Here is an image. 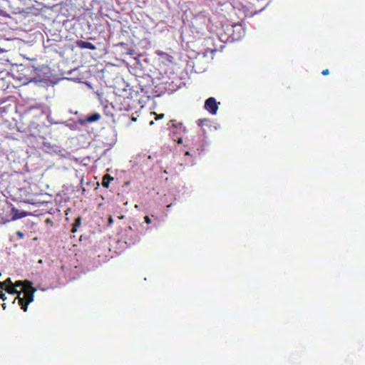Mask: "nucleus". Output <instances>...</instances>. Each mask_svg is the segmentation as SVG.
I'll use <instances>...</instances> for the list:
<instances>
[{
	"mask_svg": "<svg viewBox=\"0 0 365 365\" xmlns=\"http://www.w3.org/2000/svg\"><path fill=\"white\" fill-rule=\"evenodd\" d=\"M108 99L104 98V101H108V105L115 108L120 111H129L136 108L138 105V93H125L124 94H118L112 93V95L108 96Z\"/></svg>",
	"mask_w": 365,
	"mask_h": 365,
	"instance_id": "obj_1",
	"label": "nucleus"
},
{
	"mask_svg": "<svg viewBox=\"0 0 365 365\" xmlns=\"http://www.w3.org/2000/svg\"><path fill=\"white\" fill-rule=\"evenodd\" d=\"M15 287H22L23 297H16L19 300V304L21 306V309L23 311H27V306L33 302L34 293L36 292V289L34 288L31 285V282L29 280L24 281H16L13 284Z\"/></svg>",
	"mask_w": 365,
	"mask_h": 365,
	"instance_id": "obj_2",
	"label": "nucleus"
},
{
	"mask_svg": "<svg viewBox=\"0 0 365 365\" xmlns=\"http://www.w3.org/2000/svg\"><path fill=\"white\" fill-rule=\"evenodd\" d=\"M186 68L197 73L205 71L207 68L206 53H198L194 58H190L187 63Z\"/></svg>",
	"mask_w": 365,
	"mask_h": 365,
	"instance_id": "obj_3",
	"label": "nucleus"
},
{
	"mask_svg": "<svg viewBox=\"0 0 365 365\" xmlns=\"http://www.w3.org/2000/svg\"><path fill=\"white\" fill-rule=\"evenodd\" d=\"M189 150L185 152V155H200L203 150L205 147L204 139L200 135L192 136V140L187 145H186Z\"/></svg>",
	"mask_w": 365,
	"mask_h": 365,
	"instance_id": "obj_4",
	"label": "nucleus"
},
{
	"mask_svg": "<svg viewBox=\"0 0 365 365\" xmlns=\"http://www.w3.org/2000/svg\"><path fill=\"white\" fill-rule=\"evenodd\" d=\"M97 96H98V99H100L101 103L103 105V112H104L105 115L113 118V110L115 109V108L108 104V100H105L103 101V95L105 93H96Z\"/></svg>",
	"mask_w": 365,
	"mask_h": 365,
	"instance_id": "obj_5",
	"label": "nucleus"
},
{
	"mask_svg": "<svg viewBox=\"0 0 365 365\" xmlns=\"http://www.w3.org/2000/svg\"><path fill=\"white\" fill-rule=\"evenodd\" d=\"M217 103L214 98H208L205 101V109L211 114H215L217 112Z\"/></svg>",
	"mask_w": 365,
	"mask_h": 365,
	"instance_id": "obj_6",
	"label": "nucleus"
},
{
	"mask_svg": "<svg viewBox=\"0 0 365 365\" xmlns=\"http://www.w3.org/2000/svg\"><path fill=\"white\" fill-rule=\"evenodd\" d=\"M30 82H34L36 84L38 85V86L41 88H46L47 86H50L51 82V81L48 80V79H38L37 78H32Z\"/></svg>",
	"mask_w": 365,
	"mask_h": 365,
	"instance_id": "obj_7",
	"label": "nucleus"
},
{
	"mask_svg": "<svg viewBox=\"0 0 365 365\" xmlns=\"http://www.w3.org/2000/svg\"><path fill=\"white\" fill-rule=\"evenodd\" d=\"M77 45L81 48H87V49H90V50H96V46L88 41H78L77 42Z\"/></svg>",
	"mask_w": 365,
	"mask_h": 365,
	"instance_id": "obj_8",
	"label": "nucleus"
},
{
	"mask_svg": "<svg viewBox=\"0 0 365 365\" xmlns=\"http://www.w3.org/2000/svg\"><path fill=\"white\" fill-rule=\"evenodd\" d=\"M100 119L101 115L98 113H93L90 115H87L85 121H86L87 123H93L94 122L99 120Z\"/></svg>",
	"mask_w": 365,
	"mask_h": 365,
	"instance_id": "obj_9",
	"label": "nucleus"
},
{
	"mask_svg": "<svg viewBox=\"0 0 365 365\" xmlns=\"http://www.w3.org/2000/svg\"><path fill=\"white\" fill-rule=\"evenodd\" d=\"M136 65L140 68L143 69L144 68V64L148 63V59L146 58H144L141 59V56H138L137 58H134Z\"/></svg>",
	"mask_w": 365,
	"mask_h": 365,
	"instance_id": "obj_10",
	"label": "nucleus"
},
{
	"mask_svg": "<svg viewBox=\"0 0 365 365\" xmlns=\"http://www.w3.org/2000/svg\"><path fill=\"white\" fill-rule=\"evenodd\" d=\"M4 289L5 291H6L7 293L10 294H17V297H21L19 296H21V294L23 293V292H19L18 291L15 287H13V286H9V287H6V288H4L3 289Z\"/></svg>",
	"mask_w": 365,
	"mask_h": 365,
	"instance_id": "obj_11",
	"label": "nucleus"
},
{
	"mask_svg": "<svg viewBox=\"0 0 365 365\" xmlns=\"http://www.w3.org/2000/svg\"><path fill=\"white\" fill-rule=\"evenodd\" d=\"M113 177H111L108 174L105 175L104 177H103V180H102V186H103V187L108 188L109 183L111 181H113Z\"/></svg>",
	"mask_w": 365,
	"mask_h": 365,
	"instance_id": "obj_12",
	"label": "nucleus"
},
{
	"mask_svg": "<svg viewBox=\"0 0 365 365\" xmlns=\"http://www.w3.org/2000/svg\"><path fill=\"white\" fill-rule=\"evenodd\" d=\"M11 213H13V220H14L26 217L25 212H19L15 207L11 209Z\"/></svg>",
	"mask_w": 365,
	"mask_h": 365,
	"instance_id": "obj_13",
	"label": "nucleus"
},
{
	"mask_svg": "<svg viewBox=\"0 0 365 365\" xmlns=\"http://www.w3.org/2000/svg\"><path fill=\"white\" fill-rule=\"evenodd\" d=\"M158 54L159 56H161L163 58H164L167 61H168L170 63H173V61L174 60V58L172 56H170V55H169V54H168L166 53H164L163 51H158Z\"/></svg>",
	"mask_w": 365,
	"mask_h": 365,
	"instance_id": "obj_14",
	"label": "nucleus"
},
{
	"mask_svg": "<svg viewBox=\"0 0 365 365\" xmlns=\"http://www.w3.org/2000/svg\"><path fill=\"white\" fill-rule=\"evenodd\" d=\"M81 225V217H78L75 219V222H73V228H71V232L74 233L76 232V229Z\"/></svg>",
	"mask_w": 365,
	"mask_h": 365,
	"instance_id": "obj_15",
	"label": "nucleus"
},
{
	"mask_svg": "<svg viewBox=\"0 0 365 365\" xmlns=\"http://www.w3.org/2000/svg\"><path fill=\"white\" fill-rule=\"evenodd\" d=\"M9 286H12L11 280L10 278L6 279L4 282H0V288L4 289L8 287Z\"/></svg>",
	"mask_w": 365,
	"mask_h": 365,
	"instance_id": "obj_16",
	"label": "nucleus"
},
{
	"mask_svg": "<svg viewBox=\"0 0 365 365\" xmlns=\"http://www.w3.org/2000/svg\"><path fill=\"white\" fill-rule=\"evenodd\" d=\"M207 122L206 119H198L197 120V125L202 127L204 125V123Z\"/></svg>",
	"mask_w": 365,
	"mask_h": 365,
	"instance_id": "obj_17",
	"label": "nucleus"
},
{
	"mask_svg": "<svg viewBox=\"0 0 365 365\" xmlns=\"http://www.w3.org/2000/svg\"><path fill=\"white\" fill-rule=\"evenodd\" d=\"M137 242H138V235H134L133 238H132L131 240H130V243L134 244Z\"/></svg>",
	"mask_w": 365,
	"mask_h": 365,
	"instance_id": "obj_18",
	"label": "nucleus"
},
{
	"mask_svg": "<svg viewBox=\"0 0 365 365\" xmlns=\"http://www.w3.org/2000/svg\"><path fill=\"white\" fill-rule=\"evenodd\" d=\"M16 236L19 237V239H23L24 238V233L21 231L16 232Z\"/></svg>",
	"mask_w": 365,
	"mask_h": 365,
	"instance_id": "obj_19",
	"label": "nucleus"
},
{
	"mask_svg": "<svg viewBox=\"0 0 365 365\" xmlns=\"http://www.w3.org/2000/svg\"><path fill=\"white\" fill-rule=\"evenodd\" d=\"M155 120H158L159 119H162L163 118V113H161V114H159V115H157V114L155 113Z\"/></svg>",
	"mask_w": 365,
	"mask_h": 365,
	"instance_id": "obj_20",
	"label": "nucleus"
},
{
	"mask_svg": "<svg viewBox=\"0 0 365 365\" xmlns=\"http://www.w3.org/2000/svg\"><path fill=\"white\" fill-rule=\"evenodd\" d=\"M126 236H128L130 233H132L133 229L131 227H128V230H125Z\"/></svg>",
	"mask_w": 365,
	"mask_h": 365,
	"instance_id": "obj_21",
	"label": "nucleus"
},
{
	"mask_svg": "<svg viewBox=\"0 0 365 365\" xmlns=\"http://www.w3.org/2000/svg\"><path fill=\"white\" fill-rule=\"evenodd\" d=\"M145 222L148 225L150 223V217L148 216H145Z\"/></svg>",
	"mask_w": 365,
	"mask_h": 365,
	"instance_id": "obj_22",
	"label": "nucleus"
},
{
	"mask_svg": "<svg viewBox=\"0 0 365 365\" xmlns=\"http://www.w3.org/2000/svg\"><path fill=\"white\" fill-rule=\"evenodd\" d=\"M329 73V71L328 69L323 70L322 72V74L324 76L328 75Z\"/></svg>",
	"mask_w": 365,
	"mask_h": 365,
	"instance_id": "obj_23",
	"label": "nucleus"
},
{
	"mask_svg": "<svg viewBox=\"0 0 365 365\" xmlns=\"http://www.w3.org/2000/svg\"><path fill=\"white\" fill-rule=\"evenodd\" d=\"M113 217H111V216L108 217V226L113 225Z\"/></svg>",
	"mask_w": 365,
	"mask_h": 365,
	"instance_id": "obj_24",
	"label": "nucleus"
},
{
	"mask_svg": "<svg viewBox=\"0 0 365 365\" xmlns=\"http://www.w3.org/2000/svg\"><path fill=\"white\" fill-rule=\"evenodd\" d=\"M0 299L3 301H5L6 300V296H5V294H4L3 292H1V295H0Z\"/></svg>",
	"mask_w": 365,
	"mask_h": 365,
	"instance_id": "obj_25",
	"label": "nucleus"
},
{
	"mask_svg": "<svg viewBox=\"0 0 365 365\" xmlns=\"http://www.w3.org/2000/svg\"><path fill=\"white\" fill-rule=\"evenodd\" d=\"M177 143H178V144H181V143H182V140L180 138L178 140H177Z\"/></svg>",
	"mask_w": 365,
	"mask_h": 365,
	"instance_id": "obj_26",
	"label": "nucleus"
},
{
	"mask_svg": "<svg viewBox=\"0 0 365 365\" xmlns=\"http://www.w3.org/2000/svg\"><path fill=\"white\" fill-rule=\"evenodd\" d=\"M131 120H132V122H135L136 120V118L132 117Z\"/></svg>",
	"mask_w": 365,
	"mask_h": 365,
	"instance_id": "obj_27",
	"label": "nucleus"
},
{
	"mask_svg": "<svg viewBox=\"0 0 365 365\" xmlns=\"http://www.w3.org/2000/svg\"><path fill=\"white\" fill-rule=\"evenodd\" d=\"M124 218V215L118 216V219L122 220Z\"/></svg>",
	"mask_w": 365,
	"mask_h": 365,
	"instance_id": "obj_28",
	"label": "nucleus"
},
{
	"mask_svg": "<svg viewBox=\"0 0 365 365\" xmlns=\"http://www.w3.org/2000/svg\"><path fill=\"white\" fill-rule=\"evenodd\" d=\"M1 307H3V309H6V304H1Z\"/></svg>",
	"mask_w": 365,
	"mask_h": 365,
	"instance_id": "obj_29",
	"label": "nucleus"
},
{
	"mask_svg": "<svg viewBox=\"0 0 365 365\" xmlns=\"http://www.w3.org/2000/svg\"><path fill=\"white\" fill-rule=\"evenodd\" d=\"M155 97H160V94L155 95Z\"/></svg>",
	"mask_w": 365,
	"mask_h": 365,
	"instance_id": "obj_30",
	"label": "nucleus"
}]
</instances>
